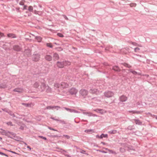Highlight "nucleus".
I'll list each match as a JSON object with an SVG mask.
<instances>
[{"instance_id": "obj_1", "label": "nucleus", "mask_w": 157, "mask_h": 157, "mask_svg": "<svg viewBox=\"0 0 157 157\" xmlns=\"http://www.w3.org/2000/svg\"><path fill=\"white\" fill-rule=\"evenodd\" d=\"M47 88H48L49 87L48 86H46L45 83H41V84L40 85L38 88V90L42 92L44 91Z\"/></svg>"}, {"instance_id": "obj_2", "label": "nucleus", "mask_w": 157, "mask_h": 157, "mask_svg": "<svg viewBox=\"0 0 157 157\" xmlns=\"http://www.w3.org/2000/svg\"><path fill=\"white\" fill-rule=\"evenodd\" d=\"M40 56L38 54H35L33 55L32 59L34 61H38L40 59Z\"/></svg>"}, {"instance_id": "obj_3", "label": "nucleus", "mask_w": 157, "mask_h": 157, "mask_svg": "<svg viewBox=\"0 0 157 157\" xmlns=\"http://www.w3.org/2000/svg\"><path fill=\"white\" fill-rule=\"evenodd\" d=\"M104 94L105 97L107 98L112 97L114 95V94L112 92L110 91L105 92Z\"/></svg>"}, {"instance_id": "obj_4", "label": "nucleus", "mask_w": 157, "mask_h": 157, "mask_svg": "<svg viewBox=\"0 0 157 157\" xmlns=\"http://www.w3.org/2000/svg\"><path fill=\"white\" fill-rule=\"evenodd\" d=\"M80 94L82 97L85 98L88 94V92L85 90H81L79 91Z\"/></svg>"}, {"instance_id": "obj_5", "label": "nucleus", "mask_w": 157, "mask_h": 157, "mask_svg": "<svg viewBox=\"0 0 157 157\" xmlns=\"http://www.w3.org/2000/svg\"><path fill=\"white\" fill-rule=\"evenodd\" d=\"M108 131L110 134H115L117 133V129L116 128H109Z\"/></svg>"}, {"instance_id": "obj_6", "label": "nucleus", "mask_w": 157, "mask_h": 157, "mask_svg": "<svg viewBox=\"0 0 157 157\" xmlns=\"http://www.w3.org/2000/svg\"><path fill=\"white\" fill-rule=\"evenodd\" d=\"M78 92V90L75 88H72L69 90V92L71 95L76 94Z\"/></svg>"}, {"instance_id": "obj_7", "label": "nucleus", "mask_w": 157, "mask_h": 157, "mask_svg": "<svg viewBox=\"0 0 157 157\" xmlns=\"http://www.w3.org/2000/svg\"><path fill=\"white\" fill-rule=\"evenodd\" d=\"M120 101L121 102H124L127 100V97L124 95L121 96L119 98Z\"/></svg>"}, {"instance_id": "obj_8", "label": "nucleus", "mask_w": 157, "mask_h": 157, "mask_svg": "<svg viewBox=\"0 0 157 157\" xmlns=\"http://www.w3.org/2000/svg\"><path fill=\"white\" fill-rule=\"evenodd\" d=\"M57 67L60 68H63L64 67L63 62H58L56 64Z\"/></svg>"}, {"instance_id": "obj_9", "label": "nucleus", "mask_w": 157, "mask_h": 157, "mask_svg": "<svg viewBox=\"0 0 157 157\" xmlns=\"http://www.w3.org/2000/svg\"><path fill=\"white\" fill-rule=\"evenodd\" d=\"M13 91L19 93H22L24 92V90L23 89L21 88H17L14 89Z\"/></svg>"}, {"instance_id": "obj_10", "label": "nucleus", "mask_w": 157, "mask_h": 157, "mask_svg": "<svg viewBox=\"0 0 157 157\" xmlns=\"http://www.w3.org/2000/svg\"><path fill=\"white\" fill-rule=\"evenodd\" d=\"M13 49L14 50L17 51H19L21 50V48L20 47L17 45H14L13 46Z\"/></svg>"}, {"instance_id": "obj_11", "label": "nucleus", "mask_w": 157, "mask_h": 157, "mask_svg": "<svg viewBox=\"0 0 157 157\" xmlns=\"http://www.w3.org/2000/svg\"><path fill=\"white\" fill-rule=\"evenodd\" d=\"M68 86V85L65 82H62L60 84V87L63 89L67 88Z\"/></svg>"}, {"instance_id": "obj_12", "label": "nucleus", "mask_w": 157, "mask_h": 157, "mask_svg": "<svg viewBox=\"0 0 157 157\" xmlns=\"http://www.w3.org/2000/svg\"><path fill=\"white\" fill-rule=\"evenodd\" d=\"M90 92L93 94H97L98 93V90L96 89H92L90 90Z\"/></svg>"}, {"instance_id": "obj_13", "label": "nucleus", "mask_w": 157, "mask_h": 157, "mask_svg": "<svg viewBox=\"0 0 157 157\" xmlns=\"http://www.w3.org/2000/svg\"><path fill=\"white\" fill-rule=\"evenodd\" d=\"M7 36L9 38H15L16 37V35L15 34L12 33L8 34Z\"/></svg>"}, {"instance_id": "obj_14", "label": "nucleus", "mask_w": 157, "mask_h": 157, "mask_svg": "<svg viewBox=\"0 0 157 157\" xmlns=\"http://www.w3.org/2000/svg\"><path fill=\"white\" fill-rule=\"evenodd\" d=\"M45 59L48 61H51L52 59V57L49 55H46L45 56Z\"/></svg>"}, {"instance_id": "obj_15", "label": "nucleus", "mask_w": 157, "mask_h": 157, "mask_svg": "<svg viewBox=\"0 0 157 157\" xmlns=\"http://www.w3.org/2000/svg\"><path fill=\"white\" fill-rule=\"evenodd\" d=\"M59 58V55L56 53H55L53 55V59L55 60H58Z\"/></svg>"}, {"instance_id": "obj_16", "label": "nucleus", "mask_w": 157, "mask_h": 157, "mask_svg": "<svg viewBox=\"0 0 157 157\" xmlns=\"http://www.w3.org/2000/svg\"><path fill=\"white\" fill-rule=\"evenodd\" d=\"M113 69L115 71H120L121 69L117 66H114L113 67Z\"/></svg>"}, {"instance_id": "obj_17", "label": "nucleus", "mask_w": 157, "mask_h": 157, "mask_svg": "<svg viewBox=\"0 0 157 157\" xmlns=\"http://www.w3.org/2000/svg\"><path fill=\"white\" fill-rule=\"evenodd\" d=\"M55 106H48L46 107V109H54V108H57Z\"/></svg>"}, {"instance_id": "obj_18", "label": "nucleus", "mask_w": 157, "mask_h": 157, "mask_svg": "<svg viewBox=\"0 0 157 157\" xmlns=\"http://www.w3.org/2000/svg\"><path fill=\"white\" fill-rule=\"evenodd\" d=\"M134 121L135 123L136 124L140 125L142 124V122H141L139 120L135 119L134 120Z\"/></svg>"}, {"instance_id": "obj_19", "label": "nucleus", "mask_w": 157, "mask_h": 157, "mask_svg": "<svg viewBox=\"0 0 157 157\" xmlns=\"http://www.w3.org/2000/svg\"><path fill=\"white\" fill-rule=\"evenodd\" d=\"M35 39L37 40V41L39 42H41L42 40V38L40 36H36Z\"/></svg>"}, {"instance_id": "obj_20", "label": "nucleus", "mask_w": 157, "mask_h": 157, "mask_svg": "<svg viewBox=\"0 0 157 157\" xmlns=\"http://www.w3.org/2000/svg\"><path fill=\"white\" fill-rule=\"evenodd\" d=\"M64 66H68L71 65V62L68 61H63Z\"/></svg>"}, {"instance_id": "obj_21", "label": "nucleus", "mask_w": 157, "mask_h": 157, "mask_svg": "<svg viewBox=\"0 0 157 157\" xmlns=\"http://www.w3.org/2000/svg\"><path fill=\"white\" fill-rule=\"evenodd\" d=\"M129 112L133 114H139L141 113V112L140 111H129Z\"/></svg>"}, {"instance_id": "obj_22", "label": "nucleus", "mask_w": 157, "mask_h": 157, "mask_svg": "<svg viewBox=\"0 0 157 157\" xmlns=\"http://www.w3.org/2000/svg\"><path fill=\"white\" fill-rule=\"evenodd\" d=\"M122 64L125 67H127L128 68H130L132 67L130 65H129V64H128L127 63H122Z\"/></svg>"}, {"instance_id": "obj_23", "label": "nucleus", "mask_w": 157, "mask_h": 157, "mask_svg": "<svg viewBox=\"0 0 157 157\" xmlns=\"http://www.w3.org/2000/svg\"><path fill=\"white\" fill-rule=\"evenodd\" d=\"M54 86L56 88H59L60 87V84L58 83H56L54 84Z\"/></svg>"}, {"instance_id": "obj_24", "label": "nucleus", "mask_w": 157, "mask_h": 157, "mask_svg": "<svg viewBox=\"0 0 157 157\" xmlns=\"http://www.w3.org/2000/svg\"><path fill=\"white\" fill-rule=\"evenodd\" d=\"M40 86V85L37 82H35L34 84V87L36 88H38V89Z\"/></svg>"}, {"instance_id": "obj_25", "label": "nucleus", "mask_w": 157, "mask_h": 157, "mask_svg": "<svg viewBox=\"0 0 157 157\" xmlns=\"http://www.w3.org/2000/svg\"><path fill=\"white\" fill-rule=\"evenodd\" d=\"M128 71L134 75H136L137 74V73L136 71L134 70H133L132 69H129Z\"/></svg>"}, {"instance_id": "obj_26", "label": "nucleus", "mask_w": 157, "mask_h": 157, "mask_svg": "<svg viewBox=\"0 0 157 157\" xmlns=\"http://www.w3.org/2000/svg\"><path fill=\"white\" fill-rule=\"evenodd\" d=\"M96 111L97 112H99L101 114H103L105 113V112L102 109H98L96 110Z\"/></svg>"}, {"instance_id": "obj_27", "label": "nucleus", "mask_w": 157, "mask_h": 157, "mask_svg": "<svg viewBox=\"0 0 157 157\" xmlns=\"http://www.w3.org/2000/svg\"><path fill=\"white\" fill-rule=\"evenodd\" d=\"M28 10L30 12H33V8L32 6H29L28 7Z\"/></svg>"}, {"instance_id": "obj_28", "label": "nucleus", "mask_w": 157, "mask_h": 157, "mask_svg": "<svg viewBox=\"0 0 157 157\" xmlns=\"http://www.w3.org/2000/svg\"><path fill=\"white\" fill-rule=\"evenodd\" d=\"M107 137V134H102L100 136V138H102L103 137Z\"/></svg>"}, {"instance_id": "obj_29", "label": "nucleus", "mask_w": 157, "mask_h": 157, "mask_svg": "<svg viewBox=\"0 0 157 157\" xmlns=\"http://www.w3.org/2000/svg\"><path fill=\"white\" fill-rule=\"evenodd\" d=\"M47 46L51 48H52L53 46L51 43H48L46 44Z\"/></svg>"}, {"instance_id": "obj_30", "label": "nucleus", "mask_w": 157, "mask_h": 157, "mask_svg": "<svg viewBox=\"0 0 157 157\" xmlns=\"http://www.w3.org/2000/svg\"><path fill=\"white\" fill-rule=\"evenodd\" d=\"M136 4L135 3H131L130 4V6L131 7H135L136 6Z\"/></svg>"}, {"instance_id": "obj_31", "label": "nucleus", "mask_w": 157, "mask_h": 157, "mask_svg": "<svg viewBox=\"0 0 157 157\" xmlns=\"http://www.w3.org/2000/svg\"><path fill=\"white\" fill-rule=\"evenodd\" d=\"M93 130L91 129H88L85 130L84 132H86L88 133L90 132H93Z\"/></svg>"}, {"instance_id": "obj_32", "label": "nucleus", "mask_w": 157, "mask_h": 157, "mask_svg": "<svg viewBox=\"0 0 157 157\" xmlns=\"http://www.w3.org/2000/svg\"><path fill=\"white\" fill-rule=\"evenodd\" d=\"M140 50V48H136L134 49V51L135 52H139Z\"/></svg>"}, {"instance_id": "obj_33", "label": "nucleus", "mask_w": 157, "mask_h": 157, "mask_svg": "<svg viewBox=\"0 0 157 157\" xmlns=\"http://www.w3.org/2000/svg\"><path fill=\"white\" fill-rule=\"evenodd\" d=\"M57 35L60 37H63L64 36L61 33H58Z\"/></svg>"}, {"instance_id": "obj_34", "label": "nucleus", "mask_w": 157, "mask_h": 157, "mask_svg": "<svg viewBox=\"0 0 157 157\" xmlns=\"http://www.w3.org/2000/svg\"><path fill=\"white\" fill-rule=\"evenodd\" d=\"M5 36V35L4 33L0 32V39L2 37Z\"/></svg>"}, {"instance_id": "obj_35", "label": "nucleus", "mask_w": 157, "mask_h": 157, "mask_svg": "<svg viewBox=\"0 0 157 157\" xmlns=\"http://www.w3.org/2000/svg\"><path fill=\"white\" fill-rule=\"evenodd\" d=\"M28 51V52L29 53V54L28 55V56H30L31 55V51L30 50H27L25 52H26V51Z\"/></svg>"}, {"instance_id": "obj_36", "label": "nucleus", "mask_w": 157, "mask_h": 157, "mask_svg": "<svg viewBox=\"0 0 157 157\" xmlns=\"http://www.w3.org/2000/svg\"><path fill=\"white\" fill-rule=\"evenodd\" d=\"M108 151L109 152H110L111 153H113V154H115V152L113 151L112 150H108Z\"/></svg>"}, {"instance_id": "obj_37", "label": "nucleus", "mask_w": 157, "mask_h": 157, "mask_svg": "<svg viewBox=\"0 0 157 157\" xmlns=\"http://www.w3.org/2000/svg\"><path fill=\"white\" fill-rule=\"evenodd\" d=\"M0 154H1L2 155H4L7 157H8V155H7L6 154H5L4 153H2V152H0Z\"/></svg>"}, {"instance_id": "obj_38", "label": "nucleus", "mask_w": 157, "mask_h": 157, "mask_svg": "<svg viewBox=\"0 0 157 157\" xmlns=\"http://www.w3.org/2000/svg\"><path fill=\"white\" fill-rule=\"evenodd\" d=\"M23 105H25V106L28 107L30 105L28 104H23Z\"/></svg>"}, {"instance_id": "obj_39", "label": "nucleus", "mask_w": 157, "mask_h": 157, "mask_svg": "<svg viewBox=\"0 0 157 157\" xmlns=\"http://www.w3.org/2000/svg\"><path fill=\"white\" fill-rule=\"evenodd\" d=\"M55 107H57V108H54V109H56V110H58L60 108V107L59 106H55Z\"/></svg>"}, {"instance_id": "obj_40", "label": "nucleus", "mask_w": 157, "mask_h": 157, "mask_svg": "<svg viewBox=\"0 0 157 157\" xmlns=\"http://www.w3.org/2000/svg\"><path fill=\"white\" fill-rule=\"evenodd\" d=\"M132 44H133V45H136V46H139V45L138 44H137L136 43H132Z\"/></svg>"}, {"instance_id": "obj_41", "label": "nucleus", "mask_w": 157, "mask_h": 157, "mask_svg": "<svg viewBox=\"0 0 157 157\" xmlns=\"http://www.w3.org/2000/svg\"><path fill=\"white\" fill-rule=\"evenodd\" d=\"M64 136L67 138V139H68L70 138L69 136L67 135H64Z\"/></svg>"}, {"instance_id": "obj_42", "label": "nucleus", "mask_w": 157, "mask_h": 157, "mask_svg": "<svg viewBox=\"0 0 157 157\" xmlns=\"http://www.w3.org/2000/svg\"><path fill=\"white\" fill-rule=\"evenodd\" d=\"M39 137H40V138H41L45 140H46V138L45 137H43V136H39Z\"/></svg>"}, {"instance_id": "obj_43", "label": "nucleus", "mask_w": 157, "mask_h": 157, "mask_svg": "<svg viewBox=\"0 0 157 157\" xmlns=\"http://www.w3.org/2000/svg\"><path fill=\"white\" fill-rule=\"evenodd\" d=\"M7 124L10 125L11 126H12V123L11 122H8Z\"/></svg>"}, {"instance_id": "obj_44", "label": "nucleus", "mask_w": 157, "mask_h": 157, "mask_svg": "<svg viewBox=\"0 0 157 157\" xmlns=\"http://www.w3.org/2000/svg\"><path fill=\"white\" fill-rule=\"evenodd\" d=\"M26 9H27V6H24L23 7V10H26Z\"/></svg>"}, {"instance_id": "obj_45", "label": "nucleus", "mask_w": 157, "mask_h": 157, "mask_svg": "<svg viewBox=\"0 0 157 157\" xmlns=\"http://www.w3.org/2000/svg\"><path fill=\"white\" fill-rule=\"evenodd\" d=\"M65 109L66 110H67V111H70V112H71V109H68V108H65Z\"/></svg>"}, {"instance_id": "obj_46", "label": "nucleus", "mask_w": 157, "mask_h": 157, "mask_svg": "<svg viewBox=\"0 0 157 157\" xmlns=\"http://www.w3.org/2000/svg\"><path fill=\"white\" fill-rule=\"evenodd\" d=\"M20 4L21 5H24V2H20Z\"/></svg>"}, {"instance_id": "obj_47", "label": "nucleus", "mask_w": 157, "mask_h": 157, "mask_svg": "<svg viewBox=\"0 0 157 157\" xmlns=\"http://www.w3.org/2000/svg\"><path fill=\"white\" fill-rule=\"evenodd\" d=\"M33 12H34V13L36 14H38L37 13V11H36V10H35L33 11Z\"/></svg>"}, {"instance_id": "obj_48", "label": "nucleus", "mask_w": 157, "mask_h": 157, "mask_svg": "<svg viewBox=\"0 0 157 157\" xmlns=\"http://www.w3.org/2000/svg\"><path fill=\"white\" fill-rule=\"evenodd\" d=\"M64 18H65V19L66 20H68V18L66 16H64Z\"/></svg>"}, {"instance_id": "obj_49", "label": "nucleus", "mask_w": 157, "mask_h": 157, "mask_svg": "<svg viewBox=\"0 0 157 157\" xmlns=\"http://www.w3.org/2000/svg\"><path fill=\"white\" fill-rule=\"evenodd\" d=\"M50 130H54V131H56V130L54 129L53 128H49Z\"/></svg>"}, {"instance_id": "obj_50", "label": "nucleus", "mask_w": 157, "mask_h": 157, "mask_svg": "<svg viewBox=\"0 0 157 157\" xmlns=\"http://www.w3.org/2000/svg\"><path fill=\"white\" fill-rule=\"evenodd\" d=\"M154 132H155L157 133V129H155L154 130Z\"/></svg>"}, {"instance_id": "obj_51", "label": "nucleus", "mask_w": 157, "mask_h": 157, "mask_svg": "<svg viewBox=\"0 0 157 157\" xmlns=\"http://www.w3.org/2000/svg\"><path fill=\"white\" fill-rule=\"evenodd\" d=\"M10 152H12V153H14V154H16V153L14 152H13V151H10Z\"/></svg>"}, {"instance_id": "obj_52", "label": "nucleus", "mask_w": 157, "mask_h": 157, "mask_svg": "<svg viewBox=\"0 0 157 157\" xmlns=\"http://www.w3.org/2000/svg\"><path fill=\"white\" fill-rule=\"evenodd\" d=\"M27 147L28 148H29L30 150L31 149V148L29 146H27Z\"/></svg>"}, {"instance_id": "obj_53", "label": "nucleus", "mask_w": 157, "mask_h": 157, "mask_svg": "<svg viewBox=\"0 0 157 157\" xmlns=\"http://www.w3.org/2000/svg\"><path fill=\"white\" fill-rule=\"evenodd\" d=\"M96 136V137H98V138H100V136H99V135H97Z\"/></svg>"}, {"instance_id": "obj_54", "label": "nucleus", "mask_w": 157, "mask_h": 157, "mask_svg": "<svg viewBox=\"0 0 157 157\" xmlns=\"http://www.w3.org/2000/svg\"><path fill=\"white\" fill-rule=\"evenodd\" d=\"M137 74H138V75H141V73H137Z\"/></svg>"}, {"instance_id": "obj_55", "label": "nucleus", "mask_w": 157, "mask_h": 157, "mask_svg": "<svg viewBox=\"0 0 157 157\" xmlns=\"http://www.w3.org/2000/svg\"><path fill=\"white\" fill-rule=\"evenodd\" d=\"M102 152H103V153H106V152L105 151H103Z\"/></svg>"}, {"instance_id": "obj_56", "label": "nucleus", "mask_w": 157, "mask_h": 157, "mask_svg": "<svg viewBox=\"0 0 157 157\" xmlns=\"http://www.w3.org/2000/svg\"><path fill=\"white\" fill-rule=\"evenodd\" d=\"M59 48L61 50H63V49L62 48Z\"/></svg>"}, {"instance_id": "obj_57", "label": "nucleus", "mask_w": 157, "mask_h": 157, "mask_svg": "<svg viewBox=\"0 0 157 157\" xmlns=\"http://www.w3.org/2000/svg\"><path fill=\"white\" fill-rule=\"evenodd\" d=\"M5 87H6V86H3V87H2V88H5Z\"/></svg>"}, {"instance_id": "obj_58", "label": "nucleus", "mask_w": 157, "mask_h": 157, "mask_svg": "<svg viewBox=\"0 0 157 157\" xmlns=\"http://www.w3.org/2000/svg\"><path fill=\"white\" fill-rule=\"evenodd\" d=\"M25 143V144L27 145V144H26V143Z\"/></svg>"}, {"instance_id": "obj_59", "label": "nucleus", "mask_w": 157, "mask_h": 157, "mask_svg": "<svg viewBox=\"0 0 157 157\" xmlns=\"http://www.w3.org/2000/svg\"><path fill=\"white\" fill-rule=\"evenodd\" d=\"M1 97H0V100H1Z\"/></svg>"}, {"instance_id": "obj_60", "label": "nucleus", "mask_w": 157, "mask_h": 157, "mask_svg": "<svg viewBox=\"0 0 157 157\" xmlns=\"http://www.w3.org/2000/svg\"><path fill=\"white\" fill-rule=\"evenodd\" d=\"M81 153H83V152H81ZM83 153H84V152Z\"/></svg>"}, {"instance_id": "obj_61", "label": "nucleus", "mask_w": 157, "mask_h": 157, "mask_svg": "<svg viewBox=\"0 0 157 157\" xmlns=\"http://www.w3.org/2000/svg\"><path fill=\"white\" fill-rule=\"evenodd\" d=\"M103 143V144H104V143Z\"/></svg>"}, {"instance_id": "obj_62", "label": "nucleus", "mask_w": 157, "mask_h": 157, "mask_svg": "<svg viewBox=\"0 0 157 157\" xmlns=\"http://www.w3.org/2000/svg\"><path fill=\"white\" fill-rule=\"evenodd\" d=\"M83 151L84 152H85V151Z\"/></svg>"}, {"instance_id": "obj_63", "label": "nucleus", "mask_w": 157, "mask_h": 157, "mask_svg": "<svg viewBox=\"0 0 157 157\" xmlns=\"http://www.w3.org/2000/svg\"><path fill=\"white\" fill-rule=\"evenodd\" d=\"M156 119H157V117H156Z\"/></svg>"}]
</instances>
